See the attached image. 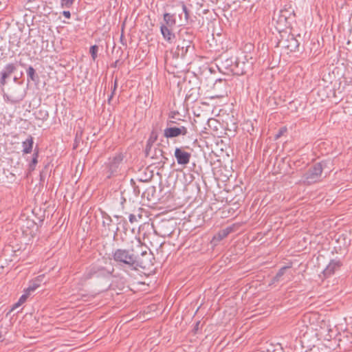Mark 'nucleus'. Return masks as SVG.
<instances>
[{"instance_id": "39448f33", "label": "nucleus", "mask_w": 352, "mask_h": 352, "mask_svg": "<svg viewBox=\"0 0 352 352\" xmlns=\"http://www.w3.org/2000/svg\"><path fill=\"white\" fill-rule=\"evenodd\" d=\"M114 268L107 269L104 266L95 265L91 266L85 274V278L90 279L92 278H109L113 276Z\"/></svg>"}, {"instance_id": "4be33fe9", "label": "nucleus", "mask_w": 352, "mask_h": 352, "mask_svg": "<svg viewBox=\"0 0 352 352\" xmlns=\"http://www.w3.org/2000/svg\"><path fill=\"white\" fill-rule=\"evenodd\" d=\"M38 155L39 151L38 148L36 146L34 150V153L32 155V160L28 164V170L30 173L34 171L36 168V164H38Z\"/></svg>"}, {"instance_id": "6e6d98bb", "label": "nucleus", "mask_w": 352, "mask_h": 352, "mask_svg": "<svg viewBox=\"0 0 352 352\" xmlns=\"http://www.w3.org/2000/svg\"><path fill=\"white\" fill-rule=\"evenodd\" d=\"M28 3H32L34 2L35 0H26Z\"/></svg>"}, {"instance_id": "ddd939ff", "label": "nucleus", "mask_w": 352, "mask_h": 352, "mask_svg": "<svg viewBox=\"0 0 352 352\" xmlns=\"http://www.w3.org/2000/svg\"><path fill=\"white\" fill-rule=\"evenodd\" d=\"M237 57H230V58H220V67L222 69H224L226 73H233L234 67L235 62L236 61Z\"/></svg>"}, {"instance_id": "a19ab883", "label": "nucleus", "mask_w": 352, "mask_h": 352, "mask_svg": "<svg viewBox=\"0 0 352 352\" xmlns=\"http://www.w3.org/2000/svg\"><path fill=\"white\" fill-rule=\"evenodd\" d=\"M191 98H192V101H195L196 100L195 98H192V94H187L186 95V100H190Z\"/></svg>"}, {"instance_id": "603ef678", "label": "nucleus", "mask_w": 352, "mask_h": 352, "mask_svg": "<svg viewBox=\"0 0 352 352\" xmlns=\"http://www.w3.org/2000/svg\"><path fill=\"white\" fill-rule=\"evenodd\" d=\"M2 334H1V332L0 331V342H3L4 338H2Z\"/></svg>"}, {"instance_id": "423d86ee", "label": "nucleus", "mask_w": 352, "mask_h": 352, "mask_svg": "<svg viewBox=\"0 0 352 352\" xmlns=\"http://www.w3.org/2000/svg\"><path fill=\"white\" fill-rule=\"evenodd\" d=\"M174 120L166 122V128L164 130V136L167 139H172L179 136H186L188 133V127H174Z\"/></svg>"}, {"instance_id": "412c9836", "label": "nucleus", "mask_w": 352, "mask_h": 352, "mask_svg": "<svg viewBox=\"0 0 352 352\" xmlns=\"http://www.w3.org/2000/svg\"><path fill=\"white\" fill-rule=\"evenodd\" d=\"M34 144V139L32 135H29L28 138L22 142L23 150L22 152L23 154H28L32 151Z\"/></svg>"}, {"instance_id": "f257e3e1", "label": "nucleus", "mask_w": 352, "mask_h": 352, "mask_svg": "<svg viewBox=\"0 0 352 352\" xmlns=\"http://www.w3.org/2000/svg\"><path fill=\"white\" fill-rule=\"evenodd\" d=\"M112 259L116 263V266L126 272L130 270H138V268H150L151 261L140 259L138 254L134 253L133 249L117 248L112 252Z\"/></svg>"}, {"instance_id": "5fc2aeb1", "label": "nucleus", "mask_w": 352, "mask_h": 352, "mask_svg": "<svg viewBox=\"0 0 352 352\" xmlns=\"http://www.w3.org/2000/svg\"><path fill=\"white\" fill-rule=\"evenodd\" d=\"M115 91H113V89H111V94H110V95H112V96H114V94H115Z\"/></svg>"}, {"instance_id": "e433bc0d", "label": "nucleus", "mask_w": 352, "mask_h": 352, "mask_svg": "<svg viewBox=\"0 0 352 352\" xmlns=\"http://www.w3.org/2000/svg\"><path fill=\"white\" fill-rule=\"evenodd\" d=\"M129 221H130L131 223H133L138 221L137 217L135 214H131L129 215Z\"/></svg>"}, {"instance_id": "052dcab7", "label": "nucleus", "mask_w": 352, "mask_h": 352, "mask_svg": "<svg viewBox=\"0 0 352 352\" xmlns=\"http://www.w3.org/2000/svg\"><path fill=\"white\" fill-rule=\"evenodd\" d=\"M138 217H139L140 219H141V218H142V215H141V214H139V215H138Z\"/></svg>"}, {"instance_id": "c03bdc74", "label": "nucleus", "mask_w": 352, "mask_h": 352, "mask_svg": "<svg viewBox=\"0 0 352 352\" xmlns=\"http://www.w3.org/2000/svg\"><path fill=\"white\" fill-rule=\"evenodd\" d=\"M173 231L171 230H168V231H164V233H163V235L164 236H169L172 234Z\"/></svg>"}, {"instance_id": "cd10ccee", "label": "nucleus", "mask_w": 352, "mask_h": 352, "mask_svg": "<svg viewBox=\"0 0 352 352\" xmlns=\"http://www.w3.org/2000/svg\"><path fill=\"white\" fill-rule=\"evenodd\" d=\"M141 255H142V258H140V259H144V261L150 260L151 263L150 267L153 265V263L152 262V260L154 259V257H153V255L151 254V252H148L147 251H143L141 253Z\"/></svg>"}, {"instance_id": "13d9d810", "label": "nucleus", "mask_w": 352, "mask_h": 352, "mask_svg": "<svg viewBox=\"0 0 352 352\" xmlns=\"http://www.w3.org/2000/svg\"><path fill=\"white\" fill-rule=\"evenodd\" d=\"M137 242H138V245H140V244H141L140 241V240H138Z\"/></svg>"}, {"instance_id": "c756f323", "label": "nucleus", "mask_w": 352, "mask_h": 352, "mask_svg": "<svg viewBox=\"0 0 352 352\" xmlns=\"http://www.w3.org/2000/svg\"><path fill=\"white\" fill-rule=\"evenodd\" d=\"M98 52V46L96 45L91 46L89 49V52L91 54V58L94 60H95L97 58V54Z\"/></svg>"}, {"instance_id": "f8f14e48", "label": "nucleus", "mask_w": 352, "mask_h": 352, "mask_svg": "<svg viewBox=\"0 0 352 352\" xmlns=\"http://www.w3.org/2000/svg\"><path fill=\"white\" fill-rule=\"evenodd\" d=\"M174 155L177 160V162L181 165H186L188 164L191 157V154L190 153L185 151L182 148H176Z\"/></svg>"}, {"instance_id": "0eeeda50", "label": "nucleus", "mask_w": 352, "mask_h": 352, "mask_svg": "<svg viewBox=\"0 0 352 352\" xmlns=\"http://www.w3.org/2000/svg\"><path fill=\"white\" fill-rule=\"evenodd\" d=\"M124 160V155L122 153H116L112 157H109L108 162L106 163L107 169V177L111 178L113 175L117 174L120 165Z\"/></svg>"}, {"instance_id": "2f4dec72", "label": "nucleus", "mask_w": 352, "mask_h": 352, "mask_svg": "<svg viewBox=\"0 0 352 352\" xmlns=\"http://www.w3.org/2000/svg\"><path fill=\"white\" fill-rule=\"evenodd\" d=\"M131 183L133 185V192H134L135 195L137 197L139 196V195L140 194V189L139 186L135 184V182H134V180L133 179H131Z\"/></svg>"}, {"instance_id": "79ce46f5", "label": "nucleus", "mask_w": 352, "mask_h": 352, "mask_svg": "<svg viewBox=\"0 0 352 352\" xmlns=\"http://www.w3.org/2000/svg\"><path fill=\"white\" fill-rule=\"evenodd\" d=\"M22 304L21 303H19V301L18 300L17 302H16L15 304H14V305L12 306V311L16 309L17 307H19V306H21Z\"/></svg>"}, {"instance_id": "72a5a7b5", "label": "nucleus", "mask_w": 352, "mask_h": 352, "mask_svg": "<svg viewBox=\"0 0 352 352\" xmlns=\"http://www.w3.org/2000/svg\"><path fill=\"white\" fill-rule=\"evenodd\" d=\"M30 295V294L25 290L24 294L19 299V303L23 304L26 301Z\"/></svg>"}, {"instance_id": "e2e57ef3", "label": "nucleus", "mask_w": 352, "mask_h": 352, "mask_svg": "<svg viewBox=\"0 0 352 352\" xmlns=\"http://www.w3.org/2000/svg\"><path fill=\"white\" fill-rule=\"evenodd\" d=\"M219 96H214L213 98H219Z\"/></svg>"}, {"instance_id": "c9c22d12", "label": "nucleus", "mask_w": 352, "mask_h": 352, "mask_svg": "<svg viewBox=\"0 0 352 352\" xmlns=\"http://www.w3.org/2000/svg\"><path fill=\"white\" fill-rule=\"evenodd\" d=\"M44 279H45V275L44 274H42V275H40V276H38L36 278H34V280L36 281V283H37L40 286L41 285V283L43 282L45 283L44 281Z\"/></svg>"}, {"instance_id": "4d7b16f0", "label": "nucleus", "mask_w": 352, "mask_h": 352, "mask_svg": "<svg viewBox=\"0 0 352 352\" xmlns=\"http://www.w3.org/2000/svg\"><path fill=\"white\" fill-rule=\"evenodd\" d=\"M78 135V133L77 132V133H76V140H76V142L77 141Z\"/></svg>"}, {"instance_id": "f704fd0d", "label": "nucleus", "mask_w": 352, "mask_h": 352, "mask_svg": "<svg viewBox=\"0 0 352 352\" xmlns=\"http://www.w3.org/2000/svg\"><path fill=\"white\" fill-rule=\"evenodd\" d=\"M287 131L286 127H282L279 129L278 132L275 135V139L278 140Z\"/></svg>"}, {"instance_id": "ea45409f", "label": "nucleus", "mask_w": 352, "mask_h": 352, "mask_svg": "<svg viewBox=\"0 0 352 352\" xmlns=\"http://www.w3.org/2000/svg\"><path fill=\"white\" fill-rule=\"evenodd\" d=\"M17 63V66L18 65H20L21 67H24L25 68L26 67V65L25 63H24L21 59H20L18 62H16Z\"/></svg>"}, {"instance_id": "37998d69", "label": "nucleus", "mask_w": 352, "mask_h": 352, "mask_svg": "<svg viewBox=\"0 0 352 352\" xmlns=\"http://www.w3.org/2000/svg\"><path fill=\"white\" fill-rule=\"evenodd\" d=\"M118 87V79L117 78H116L115 81H114V85H113V87L111 88L113 89V91H116V89Z\"/></svg>"}, {"instance_id": "bb28decb", "label": "nucleus", "mask_w": 352, "mask_h": 352, "mask_svg": "<svg viewBox=\"0 0 352 352\" xmlns=\"http://www.w3.org/2000/svg\"><path fill=\"white\" fill-rule=\"evenodd\" d=\"M291 267V265L289 266H284L281 267L278 272L276 273V276L274 277L273 280L274 281L278 282L280 280V278L285 274L286 270Z\"/></svg>"}, {"instance_id": "2eb2a0df", "label": "nucleus", "mask_w": 352, "mask_h": 352, "mask_svg": "<svg viewBox=\"0 0 352 352\" xmlns=\"http://www.w3.org/2000/svg\"><path fill=\"white\" fill-rule=\"evenodd\" d=\"M342 266V263L339 260H331L329 265L323 271V274L325 276H330L335 273L336 271L338 270Z\"/></svg>"}, {"instance_id": "aec40b11", "label": "nucleus", "mask_w": 352, "mask_h": 352, "mask_svg": "<svg viewBox=\"0 0 352 352\" xmlns=\"http://www.w3.org/2000/svg\"><path fill=\"white\" fill-rule=\"evenodd\" d=\"M21 33L19 30L16 32H14L10 36L9 43L11 47H21Z\"/></svg>"}, {"instance_id": "7ed1b4c3", "label": "nucleus", "mask_w": 352, "mask_h": 352, "mask_svg": "<svg viewBox=\"0 0 352 352\" xmlns=\"http://www.w3.org/2000/svg\"><path fill=\"white\" fill-rule=\"evenodd\" d=\"M3 97L6 102L12 104L19 103L25 97V91L19 86H13L8 89V92L3 91Z\"/></svg>"}, {"instance_id": "864d4df0", "label": "nucleus", "mask_w": 352, "mask_h": 352, "mask_svg": "<svg viewBox=\"0 0 352 352\" xmlns=\"http://www.w3.org/2000/svg\"><path fill=\"white\" fill-rule=\"evenodd\" d=\"M43 219H39V224L40 226H41V224L43 223Z\"/></svg>"}, {"instance_id": "58836bf2", "label": "nucleus", "mask_w": 352, "mask_h": 352, "mask_svg": "<svg viewBox=\"0 0 352 352\" xmlns=\"http://www.w3.org/2000/svg\"><path fill=\"white\" fill-rule=\"evenodd\" d=\"M63 15L65 16L67 19H70L71 17V12L68 10H64L63 12Z\"/></svg>"}, {"instance_id": "4468645a", "label": "nucleus", "mask_w": 352, "mask_h": 352, "mask_svg": "<svg viewBox=\"0 0 352 352\" xmlns=\"http://www.w3.org/2000/svg\"><path fill=\"white\" fill-rule=\"evenodd\" d=\"M249 68L250 65L248 63H246L244 60H240L239 58H237L234 64L232 74L236 76L243 75L247 72V70Z\"/></svg>"}, {"instance_id": "b1692460", "label": "nucleus", "mask_w": 352, "mask_h": 352, "mask_svg": "<svg viewBox=\"0 0 352 352\" xmlns=\"http://www.w3.org/2000/svg\"><path fill=\"white\" fill-rule=\"evenodd\" d=\"M34 116L36 119L40 120L42 121H45L49 118L48 111L45 109L40 108L37 111H35Z\"/></svg>"}, {"instance_id": "dca6fc26", "label": "nucleus", "mask_w": 352, "mask_h": 352, "mask_svg": "<svg viewBox=\"0 0 352 352\" xmlns=\"http://www.w3.org/2000/svg\"><path fill=\"white\" fill-rule=\"evenodd\" d=\"M172 28V27H167L166 25H160L161 34L164 39L169 43H173L175 39V34Z\"/></svg>"}, {"instance_id": "20e7f679", "label": "nucleus", "mask_w": 352, "mask_h": 352, "mask_svg": "<svg viewBox=\"0 0 352 352\" xmlns=\"http://www.w3.org/2000/svg\"><path fill=\"white\" fill-rule=\"evenodd\" d=\"M322 170L321 162L314 164L303 175L304 182L309 185L318 182L320 180Z\"/></svg>"}, {"instance_id": "393cba45", "label": "nucleus", "mask_w": 352, "mask_h": 352, "mask_svg": "<svg viewBox=\"0 0 352 352\" xmlns=\"http://www.w3.org/2000/svg\"><path fill=\"white\" fill-rule=\"evenodd\" d=\"M163 153H164V151H162V149H161L160 148H155L154 149V154H152V151H151L149 156L152 159H155V160H159L160 162H162V159H166L163 155Z\"/></svg>"}, {"instance_id": "bf43d9fd", "label": "nucleus", "mask_w": 352, "mask_h": 352, "mask_svg": "<svg viewBox=\"0 0 352 352\" xmlns=\"http://www.w3.org/2000/svg\"><path fill=\"white\" fill-rule=\"evenodd\" d=\"M164 189L163 188H161V189H160V193H162V192L164 191Z\"/></svg>"}, {"instance_id": "473e14b6", "label": "nucleus", "mask_w": 352, "mask_h": 352, "mask_svg": "<svg viewBox=\"0 0 352 352\" xmlns=\"http://www.w3.org/2000/svg\"><path fill=\"white\" fill-rule=\"evenodd\" d=\"M183 123H185V124L189 125V123L185 120H182V122L174 120L173 126L174 127H188L186 125L182 124Z\"/></svg>"}, {"instance_id": "6e6552de", "label": "nucleus", "mask_w": 352, "mask_h": 352, "mask_svg": "<svg viewBox=\"0 0 352 352\" xmlns=\"http://www.w3.org/2000/svg\"><path fill=\"white\" fill-rule=\"evenodd\" d=\"M166 196H162L159 197L156 195V188L154 186H148L142 193V197L146 198L148 201H155V200H159L162 203H165L168 201L170 199L173 198V195L170 193V192L168 190L165 192V194H167Z\"/></svg>"}, {"instance_id": "680f3d73", "label": "nucleus", "mask_w": 352, "mask_h": 352, "mask_svg": "<svg viewBox=\"0 0 352 352\" xmlns=\"http://www.w3.org/2000/svg\"><path fill=\"white\" fill-rule=\"evenodd\" d=\"M115 217H116V218H120V217H119V216H117V215H115Z\"/></svg>"}, {"instance_id": "9d476101", "label": "nucleus", "mask_w": 352, "mask_h": 352, "mask_svg": "<svg viewBox=\"0 0 352 352\" xmlns=\"http://www.w3.org/2000/svg\"><path fill=\"white\" fill-rule=\"evenodd\" d=\"M16 70V63H8L5 65L3 69L0 72V87H1L2 91H3V87L8 83V80Z\"/></svg>"}, {"instance_id": "6ab92c4d", "label": "nucleus", "mask_w": 352, "mask_h": 352, "mask_svg": "<svg viewBox=\"0 0 352 352\" xmlns=\"http://www.w3.org/2000/svg\"><path fill=\"white\" fill-rule=\"evenodd\" d=\"M163 16L164 23H162L160 25H166L167 27L173 28L176 25L175 14L166 12L164 14Z\"/></svg>"}, {"instance_id": "f3484780", "label": "nucleus", "mask_w": 352, "mask_h": 352, "mask_svg": "<svg viewBox=\"0 0 352 352\" xmlns=\"http://www.w3.org/2000/svg\"><path fill=\"white\" fill-rule=\"evenodd\" d=\"M231 228H226L225 229L219 230L217 234H215L213 236L212 243L214 245H217L219 242L226 238L228 235L231 232Z\"/></svg>"}, {"instance_id": "a211bd4d", "label": "nucleus", "mask_w": 352, "mask_h": 352, "mask_svg": "<svg viewBox=\"0 0 352 352\" xmlns=\"http://www.w3.org/2000/svg\"><path fill=\"white\" fill-rule=\"evenodd\" d=\"M158 138L157 132L155 130H153L150 134L149 138L147 140L146 146L145 148V153L146 157H149L151 152V148L154 142H156Z\"/></svg>"}, {"instance_id": "c85d7f7f", "label": "nucleus", "mask_w": 352, "mask_h": 352, "mask_svg": "<svg viewBox=\"0 0 352 352\" xmlns=\"http://www.w3.org/2000/svg\"><path fill=\"white\" fill-rule=\"evenodd\" d=\"M39 287L40 285L36 283L34 280H32L30 282L29 286L25 290L30 294L31 292H34Z\"/></svg>"}, {"instance_id": "5701e85b", "label": "nucleus", "mask_w": 352, "mask_h": 352, "mask_svg": "<svg viewBox=\"0 0 352 352\" xmlns=\"http://www.w3.org/2000/svg\"><path fill=\"white\" fill-rule=\"evenodd\" d=\"M26 73L28 76V82H30V81L34 82H38L39 76L32 66L30 65L27 67Z\"/></svg>"}, {"instance_id": "1a4fd4ad", "label": "nucleus", "mask_w": 352, "mask_h": 352, "mask_svg": "<svg viewBox=\"0 0 352 352\" xmlns=\"http://www.w3.org/2000/svg\"><path fill=\"white\" fill-rule=\"evenodd\" d=\"M292 12L287 10H281L278 14L274 13L273 21H276L277 28L285 29L291 27L290 15Z\"/></svg>"}, {"instance_id": "de8ad7c7", "label": "nucleus", "mask_w": 352, "mask_h": 352, "mask_svg": "<svg viewBox=\"0 0 352 352\" xmlns=\"http://www.w3.org/2000/svg\"><path fill=\"white\" fill-rule=\"evenodd\" d=\"M113 97V96L112 95H109V97H108L107 102H108V103H109V104H111V100H112Z\"/></svg>"}, {"instance_id": "a18cd8bd", "label": "nucleus", "mask_w": 352, "mask_h": 352, "mask_svg": "<svg viewBox=\"0 0 352 352\" xmlns=\"http://www.w3.org/2000/svg\"><path fill=\"white\" fill-rule=\"evenodd\" d=\"M169 223L168 222H164L161 224L162 228H168Z\"/></svg>"}, {"instance_id": "9b49d317", "label": "nucleus", "mask_w": 352, "mask_h": 352, "mask_svg": "<svg viewBox=\"0 0 352 352\" xmlns=\"http://www.w3.org/2000/svg\"><path fill=\"white\" fill-rule=\"evenodd\" d=\"M279 43L283 48L290 52L298 51L300 45V42L292 34H288L285 38H282Z\"/></svg>"}, {"instance_id": "a878e982", "label": "nucleus", "mask_w": 352, "mask_h": 352, "mask_svg": "<svg viewBox=\"0 0 352 352\" xmlns=\"http://www.w3.org/2000/svg\"><path fill=\"white\" fill-rule=\"evenodd\" d=\"M178 6L182 8V12L184 13V18L186 22L188 21L190 14V10L187 8L184 1H179Z\"/></svg>"}, {"instance_id": "49530a36", "label": "nucleus", "mask_w": 352, "mask_h": 352, "mask_svg": "<svg viewBox=\"0 0 352 352\" xmlns=\"http://www.w3.org/2000/svg\"><path fill=\"white\" fill-rule=\"evenodd\" d=\"M119 60H117L116 61H115V63H113L112 65H111V67H116L118 64L119 63Z\"/></svg>"}, {"instance_id": "7c9ffc66", "label": "nucleus", "mask_w": 352, "mask_h": 352, "mask_svg": "<svg viewBox=\"0 0 352 352\" xmlns=\"http://www.w3.org/2000/svg\"><path fill=\"white\" fill-rule=\"evenodd\" d=\"M75 0H61L60 4L62 8H69L72 6Z\"/></svg>"}, {"instance_id": "09e8293b", "label": "nucleus", "mask_w": 352, "mask_h": 352, "mask_svg": "<svg viewBox=\"0 0 352 352\" xmlns=\"http://www.w3.org/2000/svg\"><path fill=\"white\" fill-rule=\"evenodd\" d=\"M19 77L14 76V77L13 78V81H14V82H19Z\"/></svg>"}, {"instance_id": "8fccbe9b", "label": "nucleus", "mask_w": 352, "mask_h": 352, "mask_svg": "<svg viewBox=\"0 0 352 352\" xmlns=\"http://www.w3.org/2000/svg\"><path fill=\"white\" fill-rule=\"evenodd\" d=\"M237 128V126L236 125V124H233V129H232V131L234 132L236 131V129ZM230 131H232V129H229Z\"/></svg>"}, {"instance_id": "f03ea898", "label": "nucleus", "mask_w": 352, "mask_h": 352, "mask_svg": "<svg viewBox=\"0 0 352 352\" xmlns=\"http://www.w3.org/2000/svg\"><path fill=\"white\" fill-rule=\"evenodd\" d=\"M179 36V43L174 56L184 58L189 51L193 52L195 49L193 41L195 36L190 29L186 28L180 30Z\"/></svg>"}, {"instance_id": "4c0bfd02", "label": "nucleus", "mask_w": 352, "mask_h": 352, "mask_svg": "<svg viewBox=\"0 0 352 352\" xmlns=\"http://www.w3.org/2000/svg\"><path fill=\"white\" fill-rule=\"evenodd\" d=\"M104 218H105L107 221H103V225L107 224L108 226H109L112 221L111 218L108 214H106V217H104Z\"/></svg>"}, {"instance_id": "3c124183", "label": "nucleus", "mask_w": 352, "mask_h": 352, "mask_svg": "<svg viewBox=\"0 0 352 352\" xmlns=\"http://www.w3.org/2000/svg\"><path fill=\"white\" fill-rule=\"evenodd\" d=\"M217 82H219V83H221L223 82V80L221 79H218L216 80V82L214 83V86L215 87L217 85Z\"/></svg>"}]
</instances>
